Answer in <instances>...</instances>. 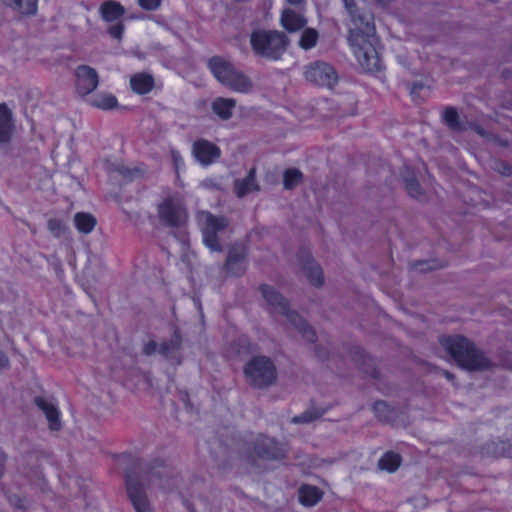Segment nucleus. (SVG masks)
Returning <instances> with one entry per match:
<instances>
[{
  "mask_svg": "<svg viewBox=\"0 0 512 512\" xmlns=\"http://www.w3.org/2000/svg\"><path fill=\"white\" fill-rule=\"evenodd\" d=\"M440 345L451 359L464 369L480 370L487 366L482 353L463 336H443L440 338Z\"/></svg>",
  "mask_w": 512,
  "mask_h": 512,
  "instance_id": "obj_1",
  "label": "nucleus"
},
{
  "mask_svg": "<svg viewBox=\"0 0 512 512\" xmlns=\"http://www.w3.org/2000/svg\"><path fill=\"white\" fill-rule=\"evenodd\" d=\"M251 45L256 54L276 60L285 51L288 40L282 32L258 30L251 35Z\"/></svg>",
  "mask_w": 512,
  "mask_h": 512,
  "instance_id": "obj_2",
  "label": "nucleus"
},
{
  "mask_svg": "<svg viewBox=\"0 0 512 512\" xmlns=\"http://www.w3.org/2000/svg\"><path fill=\"white\" fill-rule=\"evenodd\" d=\"M262 294L270 305H272L276 310L286 316L291 325L298 329L306 340L310 342L314 341L315 333L296 312L288 310L286 300L281 295H279L278 292H276L271 287L263 286Z\"/></svg>",
  "mask_w": 512,
  "mask_h": 512,
  "instance_id": "obj_3",
  "label": "nucleus"
},
{
  "mask_svg": "<svg viewBox=\"0 0 512 512\" xmlns=\"http://www.w3.org/2000/svg\"><path fill=\"white\" fill-rule=\"evenodd\" d=\"M247 381L255 387L272 384L276 378V370L272 361L266 357H255L244 370Z\"/></svg>",
  "mask_w": 512,
  "mask_h": 512,
  "instance_id": "obj_4",
  "label": "nucleus"
},
{
  "mask_svg": "<svg viewBox=\"0 0 512 512\" xmlns=\"http://www.w3.org/2000/svg\"><path fill=\"white\" fill-rule=\"evenodd\" d=\"M158 218L167 226L182 225L187 218L182 199L179 196H169L158 204Z\"/></svg>",
  "mask_w": 512,
  "mask_h": 512,
  "instance_id": "obj_5",
  "label": "nucleus"
},
{
  "mask_svg": "<svg viewBox=\"0 0 512 512\" xmlns=\"http://www.w3.org/2000/svg\"><path fill=\"white\" fill-rule=\"evenodd\" d=\"M199 224L203 231V240L205 245L211 251L219 249L216 232L223 229L227 222L224 218H216L208 212H201L198 215Z\"/></svg>",
  "mask_w": 512,
  "mask_h": 512,
  "instance_id": "obj_6",
  "label": "nucleus"
},
{
  "mask_svg": "<svg viewBox=\"0 0 512 512\" xmlns=\"http://www.w3.org/2000/svg\"><path fill=\"white\" fill-rule=\"evenodd\" d=\"M306 80L328 88L337 83V74L332 66L327 63L316 62L308 65L304 72Z\"/></svg>",
  "mask_w": 512,
  "mask_h": 512,
  "instance_id": "obj_7",
  "label": "nucleus"
},
{
  "mask_svg": "<svg viewBox=\"0 0 512 512\" xmlns=\"http://www.w3.org/2000/svg\"><path fill=\"white\" fill-rule=\"evenodd\" d=\"M98 85V76L94 69L81 66L76 71V88L81 95H87Z\"/></svg>",
  "mask_w": 512,
  "mask_h": 512,
  "instance_id": "obj_8",
  "label": "nucleus"
},
{
  "mask_svg": "<svg viewBox=\"0 0 512 512\" xmlns=\"http://www.w3.org/2000/svg\"><path fill=\"white\" fill-rule=\"evenodd\" d=\"M193 154L202 165H209L220 157V149L213 143L200 140L193 146Z\"/></svg>",
  "mask_w": 512,
  "mask_h": 512,
  "instance_id": "obj_9",
  "label": "nucleus"
},
{
  "mask_svg": "<svg viewBox=\"0 0 512 512\" xmlns=\"http://www.w3.org/2000/svg\"><path fill=\"white\" fill-rule=\"evenodd\" d=\"M35 403L45 414L50 428L52 430L59 429L61 425L60 413L53 399L38 397L36 398Z\"/></svg>",
  "mask_w": 512,
  "mask_h": 512,
  "instance_id": "obj_10",
  "label": "nucleus"
},
{
  "mask_svg": "<svg viewBox=\"0 0 512 512\" xmlns=\"http://www.w3.org/2000/svg\"><path fill=\"white\" fill-rule=\"evenodd\" d=\"M281 26L289 33L302 29L306 24V18L291 8H285L280 16Z\"/></svg>",
  "mask_w": 512,
  "mask_h": 512,
  "instance_id": "obj_11",
  "label": "nucleus"
},
{
  "mask_svg": "<svg viewBox=\"0 0 512 512\" xmlns=\"http://www.w3.org/2000/svg\"><path fill=\"white\" fill-rule=\"evenodd\" d=\"M209 67L215 78L223 85H225L236 70L230 62L220 57L212 58L209 62Z\"/></svg>",
  "mask_w": 512,
  "mask_h": 512,
  "instance_id": "obj_12",
  "label": "nucleus"
},
{
  "mask_svg": "<svg viewBox=\"0 0 512 512\" xmlns=\"http://www.w3.org/2000/svg\"><path fill=\"white\" fill-rule=\"evenodd\" d=\"M14 130L11 111L6 105L0 104V142L10 140Z\"/></svg>",
  "mask_w": 512,
  "mask_h": 512,
  "instance_id": "obj_13",
  "label": "nucleus"
},
{
  "mask_svg": "<svg viewBox=\"0 0 512 512\" xmlns=\"http://www.w3.org/2000/svg\"><path fill=\"white\" fill-rule=\"evenodd\" d=\"M224 86L235 92L248 93L252 90L253 84L246 75L235 70Z\"/></svg>",
  "mask_w": 512,
  "mask_h": 512,
  "instance_id": "obj_14",
  "label": "nucleus"
},
{
  "mask_svg": "<svg viewBox=\"0 0 512 512\" xmlns=\"http://www.w3.org/2000/svg\"><path fill=\"white\" fill-rule=\"evenodd\" d=\"M128 494L137 512H150V506L142 489L133 483H129Z\"/></svg>",
  "mask_w": 512,
  "mask_h": 512,
  "instance_id": "obj_15",
  "label": "nucleus"
},
{
  "mask_svg": "<svg viewBox=\"0 0 512 512\" xmlns=\"http://www.w3.org/2000/svg\"><path fill=\"white\" fill-rule=\"evenodd\" d=\"M131 88L138 94H146L153 88L154 80L151 75L138 73L131 77Z\"/></svg>",
  "mask_w": 512,
  "mask_h": 512,
  "instance_id": "obj_16",
  "label": "nucleus"
},
{
  "mask_svg": "<svg viewBox=\"0 0 512 512\" xmlns=\"http://www.w3.org/2000/svg\"><path fill=\"white\" fill-rule=\"evenodd\" d=\"M235 108V101L229 98H217L212 103L213 112L223 120H227L232 116Z\"/></svg>",
  "mask_w": 512,
  "mask_h": 512,
  "instance_id": "obj_17",
  "label": "nucleus"
},
{
  "mask_svg": "<svg viewBox=\"0 0 512 512\" xmlns=\"http://www.w3.org/2000/svg\"><path fill=\"white\" fill-rule=\"evenodd\" d=\"M179 343L177 340L172 341L170 344H158L156 342H149L145 345V353L152 354V353H160L164 355L165 357L172 358L174 356V353L178 350Z\"/></svg>",
  "mask_w": 512,
  "mask_h": 512,
  "instance_id": "obj_18",
  "label": "nucleus"
},
{
  "mask_svg": "<svg viewBox=\"0 0 512 512\" xmlns=\"http://www.w3.org/2000/svg\"><path fill=\"white\" fill-rule=\"evenodd\" d=\"M96 219L90 213L80 212L74 216L76 229L83 234L91 233L96 226Z\"/></svg>",
  "mask_w": 512,
  "mask_h": 512,
  "instance_id": "obj_19",
  "label": "nucleus"
},
{
  "mask_svg": "<svg viewBox=\"0 0 512 512\" xmlns=\"http://www.w3.org/2000/svg\"><path fill=\"white\" fill-rule=\"evenodd\" d=\"M322 497V492L314 486H302L299 489V501L304 506L315 505Z\"/></svg>",
  "mask_w": 512,
  "mask_h": 512,
  "instance_id": "obj_20",
  "label": "nucleus"
},
{
  "mask_svg": "<svg viewBox=\"0 0 512 512\" xmlns=\"http://www.w3.org/2000/svg\"><path fill=\"white\" fill-rule=\"evenodd\" d=\"M100 11L103 19L111 22L123 15L124 8L116 1H107L101 6Z\"/></svg>",
  "mask_w": 512,
  "mask_h": 512,
  "instance_id": "obj_21",
  "label": "nucleus"
},
{
  "mask_svg": "<svg viewBox=\"0 0 512 512\" xmlns=\"http://www.w3.org/2000/svg\"><path fill=\"white\" fill-rule=\"evenodd\" d=\"M90 104L98 109L110 110L117 106V99L110 93H98L90 99Z\"/></svg>",
  "mask_w": 512,
  "mask_h": 512,
  "instance_id": "obj_22",
  "label": "nucleus"
},
{
  "mask_svg": "<svg viewBox=\"0 0 512 512\" xmlns=\"http://www.w3.org/2000/svg\"><path fill=\"white\" fill-rule=\"evenodd\" d=\"M318 38L319 34L316 29L305 28L300 35V39L298 42L299 47L304 50H309L316 45Z\"/></svg>",
  "mask_w": 512,
  "mask_h": 512,
  "instance_id": "obj_23",
  "label": "nucleus"
},
{
  "mask_svg": "<svg viewBox=\"0 0 512 512\" xmlns=\"http://www.w3.org/2000/svg\"><path fill=\"white\" fill-rule=\"evenodd\" d=\"M7 5L15 7L22 14H33L37 10V0H3Z\"/></svg>",
  "mask_w": 512,
  "mask_h": 512,
  "instance_id": "obj_24",
  "label": "nucleus"
},
{
  "mask_svg": "<svg viewBox=\"0 0 512 512\" xmlns=\"http://www.w3.org/2000/svg\"><path fill=\"white\" fill-rule=\"evenodd\" d=\"M257 189L254 179V170L249 172V175L243 181L236 182L235 190L238 196H244Z\"/></svg>",
  "mask_w": 512,
  "mask_h": 512,
  "instance_id": "obj_25",
  "label": "nucleus"
},
{
  "mask_svg": "<svg viewBox=\"0 0 512 512\" xmlns=\"http://www.w3.org/2000/svg\"><path fill=\"white\" fill-rule=\"evenodd\" d=\"M262 457L267 458H280L283 456V449L278 447V444L273 439H265L263 449L259 451Z\"/></svg>",
  "mask_w": 512,
  "mask_h": 512,
  "instance_id": "obj_26",
  "label": "nucleus"
},
{
  "mask_svg": "<svg viewBox=\"0 0 512 512\" xmlns=\"http://www.w3.org/2000/svg\"><path fill=\"white\" fill-rule=\"evenodd\" d=\"M400 465V457L395 453H386L379 460V467L381 470L387 472H394Z\"/></svg>",
  "mask_w": 512,
  "mask_h": 512,
  "instance_id": "obj_27",
  "label": "nucleus"
},
{
  "mask_svg": "<svg viewBox=\"0 0 512 512\" xmlns=\"http://www.w3.org/2000/svg\"><path fill=\"white\" fill-rule=\"evenodd\" d=\"M243 254L239 256H235L230 253L227 260V268L231 273L238 274L239 272L245 269Z\"/></svg>",
  "mask_w": 512,
  "mask_h": 512,
  "instance_id": "obj_28",
  "label": "nucleus"
},
{
  "mask_svg": "<svg viewBox=\"0 0 512 512\" xmlns=\"http://www.w3.org/2000/svg\"><path fill=\"white\" fill-rule=\"evenodd\" d=\"M306 273L313 285L318 286L322 284V271L318 264L314 262L309 263L308 266L306 267Z\"/></svg>",
  "mask_w": 512,
  "mask_h": 512,
  "instance_id": "obj_29",
  "label": "nucleus"
},
{
  "mask_svg": "<svg viewBox=\"0 0 512 512\" xmlns=\"http://www.w3.org/2000/svg\"><path fill=\"white\" fill-rule=\"evenodd\" d=\"M301 173L296 169H288L284 174V186L288 189L295 187L301 181Z\"/></svg>",
  "mask_w": 512,
  "mask_h": 512,
  "instance_id": "obj_30",
  "label": "nucleus"
},
{
  "mask_svg": "<svg viewBox=\"0 0 512 512\" xmlns=\"http://www.w3.org/2000/svg\"><path fill=\"white\" fill-rule=\"evenodd\" d=\"M443 118L450 127H456L458 115L453 108H447L444 111Z\"/></svg>",
  "mask_w": 512,
  "mask_h": 512,
  "instance_id": "obj_31",
  "label": "nucleus"
},
{
  "mask_svg": "<svg viewBox=\"0 0 512 512\" xmlns=\"http://www.w3.org/2000/svg\"><path fill=\"white\" fill-rule=\"evenodd\" d=\"M405 186H406V189H407V192L412 196V197H419L420 196V188H419V185L417 183L416 180L414 179H407L405 181Z\"/></svg>",
  "mask_w": 512,
  "mask_h": 512,
  "instance_id": "obj_32",
  "label": "nucleus"
},
{
  "mask_svg": "<svg viewBox=\"0 0 512 512\" xmlns=\"http://www.w3.org/2000/svg\"><path fill=\"white\" fill-rule=\"evenodd\" d=\"M161 0H139V4L148 10L155 9L159 6Z\"/></svg>",
  "mask_w": 512,
  "mask_h": 512,
  "instance_id": "obj_33",
  "label": "nucleus"
},
{
  "mask_svg": "<svg viewBox=\"0 0 512 512\" xmlns=\"http://www.w3.org/2000/svg\"><path fill=\"white\" fill-rule=\"evenodd\" d=\"M109 33L112 37L116 39H120L123 34V27L122 25H115L109 29Z\"/></svg>",
  "mask_w": 512,
  "mask_h": 512,
  "instance_id": "obj_34",
  "label": "nucleus"
},
{
  "mask_svg": "<svg viewBox=\"0 0 512 512\" xmlns=\"http://www.w3.org/2000/svg\"><path fill=\"white\" fill-rule=\"evenodd\" d=\"M6 456L4 453L0 452V477L2 476L5 468Z\"/></svg>",
  "mask_w": 512,
  "mask_h": 512,
  "instance_id": "obj_35",
  "label": "nucleus"
},
{
  "mask_svg": "<svg viewBox=\"0 0 512 512\" xmlns=\"http://www.w3.org/2000/svg\"><path fill=\"white\" fill-rule=\"evenodd\" d=\"M7 364H8V359L6 358V356L4 354L0 353V368L7 366Z\"/></svg>",
  "mask_w": 512,
  "mask_h": 512,
  "instance_id": "obj_36",
  "label": "nucleus"
},
{
  "mask_svg": "<svg viewBox=\"0 0 512 512\" xmlns=\"http://www.w3.org/2000/svg\"><path fill=\"white\" fill-rule=\"evenodd\" d=\"M505 454L508 457H512V444L507 448V450L505 451Z\"/></svg>",
  "mask_w": 512,
  "mask_h": 512,
  "instance_id": "obj_37",
  "label": "nucleus"
},
{
  "mask_svg": "<svg viewBox=\"0 0 512 512\" xmlns=\"http://www.w3.org/2000/svg\"><path fill=\"white\" fill-rule=\"evenodd\" d=\"M309 419L306 417V416H303L301 419L300 418H295L294 421L295 422H299V421H308Z\"/></svg>",
  "mask_w": 512,
  "mask_h": 512,
  "instance_id": "obj_38",
  "label": "nucleus"
},
{
  "mask_svg": "<svg viewBox=\"0 0 512 512\" xmlns=\"http://www.w3.org/2000/svg\"><path fill=\"white\" fill-rule=\"evenodd\" d=\"M291 4H299L302 2V0H287Z\"/></svg>",
  "mask_w": 512,
  "mask_h": 512,
  "instance_id": "obj_39",
  "label": "nucleus"
},
{
  "mask_svg": "<svg viewBox=\"0 0 512 512\" xmlns=\"http://www.w3.org/2000/svg\"><path fill=\"white\" fill-rule=\"evenodd\" d=\"M175 164L178 166L179 161L181 158L178 155H174Z\"/></svg>",
  "mask_w": 512,
  "mask_h": 512,
  "instance_id": "obj_40",
  "label": "nucleus"
},
{
  "mask_svg": "<svg viewBox=\"0 0 512 512\" xmlns=\"http://www.w3.org/2000/svg\"><path fill=\"white\" fill-rule=\"evenodd\" d=\"M49 226H50L51 229H53V222L52 221L49 223Z\"/></svg>",
  "mask_w": 512,
  "mask_h": 512,
  "instance_id": "obj_41",
  "label": "nucleus"
}]
</instances>
